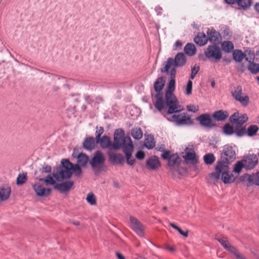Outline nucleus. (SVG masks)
<instances>
[{
  "instance_id": "1",
  "label": "nucleus",
  "mask_w": 259,
  "mask_h": 259,
  "mask_svg": "<svg viewBox=\"0 0 259 259\" xmlns=\"http://www.w3.org/2000/svg\"><path fill=\"white\" fill-rule=\"evenodd\" d=\"M176 70L175 68H172L169 71L170 80L168 82V89L165 94V109H168L167 113L168 114H172L174 112L181 111L183 110V106L179 104V101L174 94L173 92L175 90V76Z\"/></svg>"
},
{
  "instance_id": "2",
  "label": "nucleus",
  "mask_w": 259,
  "mask_h": 259,
  "mask_svg": "<svg viewBox=\"0 0 259 259\" xmlns=\"http://www.w3.org/2000/svg\"><path fill=\"white\" fill-rule=\"evenodd\" d=\"M60 166L53 175L57 181L69 178L73 172L75 176L81 173V169L77 164H73L67 159H62Z\"/></svg>"
},
{
  "instance_id": "3",
  "label": "nucleus",
  "mask_w": 259,
  "mask_h": 259,
  "mask_svg": "<svg viewBox=\"0 0 259 259\" xmlns=\"http://www.w3.org/2000/svg\"><path fill=\"white\" fill-rule=\"evenodd\" d=\"M229 167L226 164L217 163L214 171L210 174L209 177L214 182L221 179L225 184L232 183L235 181V178L233 174L229 173Z\"/></svg>"
},
{
  "instance_id": "4",
  "label": "nucleus",
  "mask_w": 259,
  "mask_h": 259,
  "mask_svg": "<svg viewBox=\"0 0 259 259\" xmlns=\"http://www.w3.org/2000/svg\"><path fill=\"white\" fill-rule=\"evenodd\" d=\"M165 83V79L163 77L158 78L154 83V89L156 92L154 95V106L160 112L165 109V97L163 90Z\"/></svg>"
},
{
  "instance_id": "5",
  "label": "nucleus",
  "mask_w": 259,
  "mask_h": 259,
  "mask_svg": "<svg viewBox=\"0 0 259 259\" xmlns=\"http://www.w3.org/2000/svg\"><path fill=\"white\" fill-rule=\"evenodd\" d=\"M133 145L131 139L129 137H124V131L119 128L116 130L114 134V142H112V149L117 150L122 146L123 150L128 146Z\"/></svg>"
},
{
  "instance_id": "6",
  "label": "nucleus",
  "mask_w": 259,
  "mask_h": 259,
  "mask_svg": "<svg viewBox=\"0 0 259 259\" xmlns=\"http://www.w3.org/2000/svg\"><path fill=\"white\" fill-rule=\"evenodd\" d=\"M186 62V57L184 54L182 53H178L175 59L171 58H168L166 61L163 63V68H161V72L163 73H168L169 70L175 68L177 67H181L184 66Z\"/></svg>"
},
{
  "instance_id": "7",
  "label": "nucleus",
  "mask_w": 259,
  "mask_h": 259,
  "mask_svg": "<svg viewBox=\"0 0 259 259\" xmlns=\"http://www.w3.org/2000/svg\"><path fill=\"white\" fill-rule=\"evenodd\" d=\"M236 158V152L233 147L229 145L224 146L221 154V160L217 163L226 164L229 166Z\"/></svg>"
},
{
  "instance_id": "8",
  "label": "nucleus",
  "mask_w": 259,
  "mask_h": 259,
  "mask_svg": "<svg viewBox=\"0 0 259 259\" xmlns=\"http://www.w3.org/2000/svg\"><path fill=\"white\" fill-rule=\"evenodd\" d=\"M161 157L168 160V165L172 170H177L181 162V158L178 154H171L169 151H164L161 154Z\"/></svg>"
},
{
  "instance_id": "9",
  "label": "nucleus",
  "mask_w": 259,
  "mask_h": 259,
  "mask_svg": "<svg viewBox=\"0 0 259 259\" xmlns=\"http://www.w3.org/2000/svg\"><path fill=\"white\" fill-rule=\"evenodd\" d=\"M204 54L208 59L214 62L220 60L222 57L221 49L215 45L209 46Z\"/></svg>"
},
{
  "instance_id": "10",
  "label": "nucleus",
  "mask_w": 259,
  "mask_h": 259,
  "mask_svg": "<svg viewBox=\"0 0 259 259\" xmlns=\"http://www.w3.org/2000/svg\"><path fill=\"white\" fill-rule=\"evenodd\" d=\"M180 111L174 112L171 116V120L176 122L178 125L190 124L192 123L191 116L187 113H178Z\"/></svg>"
},
{
  "instance_id": "11",
  "label": "nucleus",
  "mask_w": 259,
  "mask_h": 259,
  "mask_svg": "<svg viewBox=\"0 0 259 259\" xmlns=\"http://www.w3.org/2000/svg\"><path fill=\"white\" fill-rule=\"evenodd\" d=\"M105 161V158L103 153L101 151H97L95 153L92 160L90 161V164L94 169L100 170Z\"/></svg>"
},
{
  "instance_id": "12",
  "label": "nucleus",
  "mask_w": 259,
  "mask_h": 259,
  "mask_svg": "<svg viewBox=\"0 0 259 259\" xmlns=\"http://www.w3.org/2000/svg\"><path fill=\"white\" fill-rule=\"evenodd\" d=\"M130 228L140 237L145 236L144 226L136 218L131 217L130 218Z\"/></svg>"
},
{
  "instance_id": "13",
  "label": "nucleus",
  "mask_w": 259,
  "mask_h": 259,
  "mask_svg": "<svg viewBox=\"0 0 259 259\" xmlns=\"http://www.w3.org/2000/svg\"><path fill=\"white\" fill-rule=\"evenodd\" d=\"M240 179L241 182L248 187L253 185L259 186V172H258L251 175L244 174L240 177Z\"/></svg>"
},
{
  "instance_id": "14",
  "label": "nucleus",
  "mask_w": 259,
  "mask_h": 259,
  "mask_svg": "<svg viewBox=\"0 0 259 259\" xmlns=\"http://www.w3.org/2000/svg\"><path fill=\"white\" fill-rule=\"evenodd\" d=\"M242 87L240 85L235 87L234 90L232 92V95L233 98L236 101H239L241 105L246 106L249 104V97L247 95L242 96Z\"/></svg>"
},
{
  "instance_id": "15",
  "label": "nucleus",
  "mask_w": 259,
  "mask_h": 259,
  "mask_svg": "<svg viewBox=\"0 0 259 259\" xmlns=\"http://www.w3.org/2000/svg\"><path fill=\"white\" fill-rule=\"evenodd\" d=\"M196 120L200 122L201 125L205 127L212 128L216 126L215 121L209 114H201L196 118Z\"/></svg>"
},
{
  "instance_id": "16",
  "label": "nucleus",
  "mask_w": 259,
  "mask_h": 259,
  "mask_svg": "<svg viewBox=\"0 0 259 259\" xmlns=\"http://www.w3.org/2000/svg\"><path fill=\"white\" fill-rule=\"evenodd\" d=\"M242 161L246 169L253 168L258 162V158L255 154H249L244 157Z\"/></svg>"
},
{
  "instance_id": "17",
  "label": "nucleus",
  "mask_w": 259,
  "mask_h": 259,
  "mask_svg": "<svg viewBox=\"0 0 259 259\" xmlns=\"http://www.w3.org/2000/svg\"><path fill=\"white\" fill-rule=\"evenodd\" d=\"M248 120V117L246 114H240L238 112H235L230 117V120L232 123L242 125Z\"/></svg>"
},
{
  "instance_id": "18",
  "label": "nucleus",
  "mask_w": 259,
  "mask_h": 259,
  "mask_svg": "<svg viewBox=\"0 0 259 259\" xmlns=\"http://www.w3.org/2000/svg\"><path fill=\"white\" fill-rule=\"evenodd\" d=\"M32 188L35 192L36 195L38 196L47 197L50 194L51 189L49 188H45L39 183H36L32 185Z\"/></svg>"
},
{
  "instance_id": "19",
  "label": "nucleus",
  "mask_w": 259,
  "mask_h": 259,
  "mask_svg": "<svg viewBox=\"0 0 259 259\" xmlns=\"http://www.w3.org/2000/svg\"><path fill=\"white\" fill-rule=\"evenodd\" d=\"M73 182L71 181L64 182L60 184L55 185L54 188L61 192H65L69 191L72 187Z\"/></svg>"
},
{
  "instance_id": "20",
  "label": "nucleus",
  "mask_w": 259,
  "mask_h": 259,
  "mask_svg": "<svg viewBox=\"0 0 259 259\" xmlns=\"http://www.w3.org/2000/svg\"><path fill=\"white\" fill-rule=\"evenodd\" d=\"M207 38L208 40L213 43L219 42L221 39L220 33L215 30H207Z\"/></svg>"
},
{
  "instance_id": "21",
  "label": "nucleus",
  "mask_w": 259,
  "mask_h": 259,
  "mask_svg": "<svg viewBox=\"0 0 259 259\" xmlns=\"http://www.w3.org/2000/svg\"><path fill=\"white\" fill-rule=\"evenodd\" d=\"M97 143L100 144L103 149H112V142L110 138L107 136H103L99 140H96Z\"/></svg>"
},
{
  "instance_id": "22",
  "label": "nucleus",
  "mask_w": 259,
  "mask_h": 259,
  "mask_svg": "<svg viewBox=\"0 0 259 259\" xmlns=\"http://www.w3.org/2000/svg\"><path fill=\"white\" fill-rule=\"evenodd\" d=\"M146 164L149 169L155 170L160 166V162L156 156H152L147 160Z\"/></svg>"
},
{
  "instance_id": "23",
  "label": "nucleus",
  "mask_w": 259,
  "mask_h": 259,
  "mask_svg": "<svg viewBox=\"0 0 259 259\" xmlns=\"http://www.w3.org/2000/svg\"><path fill=\"white\" fill-rule=\"evenodd\" d=\"M215 239L217 240L224 248L228 252H230L231 251H232L233 250L235 247L231 244L227 237L222 236L216 238Z\"/></svg>"
},
{
  "instance_id": "24",
  "label": "nucleus",
  "mask_w": 259,
  "mask_h": 259,
  "mask_svg": "<svg viewBox=\"0 0 259 259\" xmlns=\"http://www.w3.org/2000/svg\"><path fill=\"white\" fill-rule=\"evenodd\" d=\"M96 144V139L93 137L86 138L82 143L83 148L89 150L94 149Z\"/></svg>"
},
{
  "instance_id": "25",
  "label": "nucleus",
  "mask_w": 259,
  "mask_h": 259,
  "mask_svg": "<svg viewBox=\"0 0 259 259\" xmlns=\"http://www.w3.org/2000/svg\"><path fill=\"white\" fill-rule=\"evenodd\" d=\"M133 149V145H128L127 147H125L123 149V152L126 155L127 163L131 165H133L135 161V159L132 158Z\"/></svg>"
},
{
  "instance_id": "26",
  "label": "nucleus",
  "mask_w": 259,
  "mask_h": 259,
  "mask_svg": "<svg viewBox=\"0 0 259 259\" xmlns=\"http://www.w3.org/2000/svg\"><path fill=\"white\" fill-rule=\"evenodd\" d=\"M229 116V114L227 111L222 110H218L215 111L212 117L214 121H223L225 120Z\"/></svg>"
},
{
  "instance_id": "27",
  "label": "nucleus",
  "mask_w": 259,
  "mask_h": 259,
  "mask_svg": "<svg viewBox=\"0 0 259 259\" xmlns=\"http://www.w3.org/2000/svg\"><path fill=\"white\" fill-rule=\"evenodd\" d=\"M74 155L73 153V155L77 158V163L76 164H77L79 167L86 165L89 161V157L85 154L79 153L76 156Z\"/></svg>"
},
{
  "instance_id": "28",
  "label": "nucleus",
  "mask_w": 259,
  "mask_h": 259,
  "mask_svg": "<svg viewBox=\"0 0 259 259\" xmlns=\"http://www.w3.org/2000/svg\"><path fill=\"white\" fill-rule=\"evenodd\" d=\"M11 194V188L9 187H2L0 189V201L8 199Z\"/></svg>"
},
{
  "instance_id": "29",
  "label": "nucleus",
  "mask_w": 259,
  "mask_h": 259,
  "mask_svg": "<svg viewBox=\"0 0 259 259\" xmlns=\"http://www.w3.org/2000/svg\"><path fill=\"white\" fill-rule=\"evenodd\" d=\"M208 41V38L204 33H198L195 36V44L200 46L205 45Z\"/></svg>"
},
{
  "instance_id": "30",
  "label": "nucleus",
  "mask_w": 259,
  "mask_h": 259,
  "mask_svg": "<svg viewBox=\"0 0 259 259\" xmlns=\"http://www.w3.org/2000/svg\"><path fill=\"white\" fill-rule=\"evenodd\" d=\"M109 159L111 162L121 163L124 161V157L121 154L109 153Z\"/></svg>"
},
{
  "instance_id": "31",
  "label": "nucleus",
  "mask_w": 259,
  "mask_h": 259,
  "mask_svg": "<svg viewBox=\"0 0 259 259\" xmlns=\"http://www.w3.org/2000/svg\"><path fill=\"white\" fill-rule=\"evenodd\" d=\"M233 58L236 62L241 63L243 59H245V54L240 50H236L233 52Z\"/></svg>"
},
{
  "instance_id": "32",
  "label": "nucleus",
  "mask_w": 259,
  "mask_h": 259,
  "mask_svg": "<svg viewBox=\"0 0 259 259\" xmlns=\"http://www.w3.org/2000/svg\"><path fill=\"white\" fill-rule=\"evenodd\" d=\"M237 5L243 10L249 9L252 4V0H238Z\"/></svg>"
},
{
  "instance_id": "33",
  "label": "nucleus",
  "mask_w": 259,
  "mask_h": 259,
  "mask_svg": "<svg viewBox=\"0 0 259 259\" xmlns=\"http://www.w3.org/2000/svg\"><path fill=\"white\" fill-rule=\"evenodd\" d=\"M222 50L226 53H230L234 49V45L230 41H224L221 45Z\"/></svg>"
},
{
  "instance_id": "34",
  "label": "nucleus",
  "mask_w": 259,
  "mask_h": 259,
  "mask_svg": "<svg viewBox=\"0 0 259 259\" xmlns=\"http://www.w3.org/2000/svg\"><path fill=\"white\" fill-rule=\"evenodd\" d=\"M249 65L248 66V70L253 74H256L259 72V64L255 63L253 61L251 62H248Z\"/></svg>"
},
{
  "instance_id": "35",
  "label": "nucleus",
  "mask_w": 259,
  "mask_h": 259,
  "mask_svg": "<svg viewBox=\"0 0 259 259\" xmlns=\"http://www.w3.org/2000/svg\"><path fill=\"white\" fill-rule=\"evenodd\" d=\"M131 135L136 140H140L143 137V132L140 127H135L132 130Z\"/></svg>"
},
{
  "instance_id": "36",
  "label": "nucleus",
  "mask_w": 259,
  "mask_h": 259,
  "mask_svg": "<svg viewBox=\"0 0 259 259\" xmlns=\"http://www.w3.org/2000/svg\"><path fill=\"white\" fill-rule=\"evenodd\" d=\"M54 178H55L53 176V175H48L46 177V178L45 179H43V178H38V180L40 181H43L44 182H45L46 184L47 185H54L56 184V181H57L56 179L55 180Z\"/></svg>"
},
{
  "instance_id": "37",
  "label": "nucleus",
  "mask_w": 259,
  "mask_h": 259,
  "mask_svg": "<svg viewBox=\"0 0 259 259\" xmlns=\"http://www.w3.org/2000/svg\"><path fill=\"white\" fill-rule=\"evenodd\" d=\"M183 157L187 163L189 162L193 163L194 160V151L193 150L189 151V148H187L186 149V154Z\"/></svg>"
},
{
  "instance_id": "38",
  "label": "nucleus",
  "mask_w": 259,
  "mask_h": 259,
  "mask_svg": "<svg viewBox=\"0 0 259 259\" xmlns=\"http://www.w3.org/2000/svg\"><path fill=\"white\" fill-rule=\"evenodd\" d=\"M203 159L206 164L211 165L214 162L215 158L213 154L207 153L204 156Z\"/></svg>"
},
{
  "instance_id": "39",
  "label": "nucleus",
  "mask_w": 259,
  "mask_h": 259,
  "mask_svg": "<svg viewBox=\"0 0 259 259\" xmlns=\"http://www.w3.org/2000/svg\"><path fill=\"white\" fill-rule=\"evenodd\" d=\"M243 168H245V165L242 160L238 161L234 165L233 172H234L237 174V176H238Z\"/></svg>"
},
{
  "instance_id": "40",
  "label": "nucleus",
  "mask_w": 259,
  "mask_h": 259,
  "mask_svg": "<svg viewBox=\"0 0 259 259\" xmlns=\"http://www.w3.org/2000/svg\"><path fill=\"white\" fill-rule=\"evenodd\" d=\"M185 53L189 56L194 55V45L191 43H188L184 48Z\"/></svg>"
},
{
  "instance_id": "41",
  "label": "nucleus",
  "mask_w": 259,
  "mask_h": 259,
  "mask_svg": "<svg viewBox=\"0 0 259 259\" xmlns=\"http://www.w3.org/2000/svg\"><path fill=\"white\" fill-rule=\"evenodd\" d=\"M258 130V128L257 126L251 125L248 127L246 133L248 136L251 137L255 135Z\"/></svg>"
},
{
  "instance_id": "42",
  "label": "nucleus",
  "mask_w": 259,
  "mask_h": 259,
  "mask_svg": "<svg viewBox=\"0 0 259 259\" xmlns=\"http://www.w3.org/2000/svg\"><path fill=\"white\" fill-rule=\"evenodd\" d=\"M86 200L91 205H95L97 204L96 197L93 193H90L87 195Z\"/></svg>"
},
{
  "instance_id": "43",
  "label": "nucleus",
  "mask_w": 259,
  "mask_h": 259,
  "mask_svg": "<svg viewBox=\"0 0 259 259\" xmlns=\"http://www.w3.org/2000/svg\"><path fill=\"white\" fill-rule=\"evenodd\" d=\"M145 146L149 149L153 148L155 146V142L152 138H146L144 142Z\"/></svg>"
},
{
  "instance_id": "44",
  "label": "nucleus",
  "mask_w": 259,
  "mask_h": 259,
  "mask_svg": "<svg viewBox=\"0 0 259 259\" xmlns=\"http://www.w3.org/2000/svg\"><path fill=\"white\" fill-rule=\"evenodd\" d=\"M245 56L247 55L248 57H245V60L247 62H251L254 60V53L251 50H247L245 51Z\"/></svg>"
},
{
  "instance_id": "45",
  "label": "nucleus",
  "mask_w": 259,
  "mask_h": 259,
  "mask_svg": "<svg viewBox=\"0 0 259 259\" xmlns=\"http://www.w3.org/2000/svg\"><path fill=\"white\" fill-rule=\"evenodd\" d=\"M26 174H19L17 178V184L19 185H22L26 181Z\"/></svg>"
},
{
  "instance_id": "46",
  "label": "nucleus",
  "mask_w": 259,
  "mask_h": 259,
  "mask_svg": "<svg viewBox=\"0 0 259 259\" xmlns=\"http://www.w3.org/2000/svg\"><path fill=\"white\" fill-rule=\"evenodd\" d=\"M223 132L226 135L229 136L232 135L234 133L233 126L229 124L224 126L223 128Z\"/></svg>"
},
{
  "instance_id": "47",
  "label": "nucleus",
  "mask_w": 259,
  "mask_h": 259,
  "mask_svg": "<svg viewBox=\"0 0 259 259\" xmlns=\"http://www.w3.org/2000/svg\"><path fill=\"white\" fill-rule=\"evenodd\" d=\"M230 253L233 254L236 259H246L245 256L240 253L235 247L234 248L233 250L231 251Z\"/></svg>"
},
{
  "instance_id": "48",
  "label": "nucleus",
  "mask_w": 259,
  "mask_h": 259,
  "mask_svg": "<svg viewBox=\"0 0 259 259\" xmlns=\"http://www.w3.org/2000/svg\"><path fill=\"white\" fill-rule=\"evenodd\" d=\"M169 225L173 228L174 229L177 230L181 235L184 236V237H186L188 236V232H184L183 231L180 227L177 226L174 223H169Z\"/></svg>"
},
{
  "instance_id": "49",
  "label": "nucleus",
  "mask_w": 259,
  "mask_h": 259,
  "mask_svg": "<svg viewBox=\"0 0 259 259\" xmlns=\"http://www.w3.org/2000/svg\"><path fill=\"white\" fill-rule=\"evenodd\" d=\"M192 81L189 80L187 83L185 90V94L186 95H189L192 94Z\"/></svg>"
},
{
  "instance_id": "50",
  "label": "nucleus",
  "mask_w": 259,
  "mask_h": 259,
  "mask_svg": "<svg viewBox=\"0 0 259 259\" xmlns=\"http://www.w3.org/2000/svg\"><path fill=\"white\" fill-rule=\"evenodd\" d=\"M104 132V128L102 126L99 127H97V130L96 131V140H99L101 137V136Z\"/></svg>"
},
{
  "instance_id": "51",
  "label": "nucleus",
  "mask_w": 259,
  "mask_h": 259,
  "mask_svg": "<svg viewBox=\"0 0 259 259\" xmlns=\"http://www.w3.org/2000/svg\"><path fill=\"white\" fill-rule=\"evenodd\" d=\"M39 171L41 172H50L51 171V167L50 165L44 164L42 167L40 168Z\"/></svg>"
},
{
  "instance_id": "52",
  "label": "nucleus",
  "mask_w": 259,
  "mask_h": 259,
  "mask_svg": "<svg viewBox=\"0 0 259 259\" xmlns=\"http://www.w3.org/2000/svg\"><path fill=\"white\" fill-rule=\"evenodd\" d=\"M183 46L182 42L180 40H177L174 45V50H180Z\"/></svg>"
},
{
  "instance_id": "53",
  "label": "nucleus",
  "mask_w": 259,
  "mask_h": 259,
  "mask_svg": "<svg viewBox=\"0 0 259 259\" xmlns=\"http://www.w3.org/2000/svg\"><path fill=\"white\" fill-rule=\"evenodd\" d=\"M145 156V153L141 150L138 151L136 154V157L139 159H143L144 158Z\"/></svg>"
},
{
  "instance_id": "54",
  "label": "nucleus",
  "mask_w": 259,
  "mask_h": 259,
  "mask_svg": "<svg viewBox=\"0 0 259 259\" xmlns=\"http://www.w3.org/2000/svg\"><path fill=\"white\" fill-rule=\"evenodd\" d=\"M236 69L238 71L240 72L241 73H243L245 70V67L244 65L242 63L237 66Z\"/></svg>"
},
{
  "instance_id": "55",
  "label": "nucleus",
  "mask_w": 259,
  "mask_h": 259,
  "mask_svg": "<svg viewBox=\"0 0 259 259\" xmlns=\"http://www.w3.org/2000/svg\"><path fill=\"white\" fill-rule=\"evenodd\" d=\"M245 128H242L240 130L235 132V133L237 136L240 137L244 134V133H245Z\"/></svg>"
},
{
  "instance_id": "56",
  "label": "nucleus",
  "mask_w": 259,
  "mask_h": 259,
  "mask_svg": "<svg viewBox=\"0 0 259 259\" xmlns=\"http://www.w3.org/2000/svg\"><path fill=\"white\" fill-rule=\"evenodd\" d=\"M225 2L229 5H234L237 4L238 0H225Z\"/></svg>"
},
{
  "instance_id": "57",
  "label": "nucleus",
  "mask_w": 259,
  "mask_h": 259,
  "mask_svg": "<svg viewBox=\"0 0 259 259\" xmlns=\"http://www.w3.org/2000/svg\"><path fill=\"white\" fill-rule=\"evenodd\" d=\"M188 111L194 112V107L193 105H189L187 106Z\"/></svg>"
},
{
  "instance_id": "58",
  "label": "nucleus",
  "mask_w": 259,
  "mask_h": 259,
  "mask_svg": "<svg viewBox=\"0 0 259 259\" xmlns=\"http://www.w3.org/2000/svg\"><path fill=\"white\" fill-rule=\"evenodd\" d=\"M254 9L256 12L259 13V3H256L254 6Z\"/></svg>"
},
{
  "instance_id": "59",
  "label": "nucleus",
  "mask_w": 259,
  "mask_h": 259,
  "mask_svg": "<svg viewBox=\"0 0 259 259\" xmlns=\"http://www.w3.org/2000/svg\"><path fill=\"white\" fill-rule=\"evenodd\" d=\"M224 33L225 35L230 36L231 34L230 33V31L228 29H226L224 31Z\"/></svg>"
},
{
  "instance_id": "60",
  "label": "nucleus",
  "mask_w": 259,
  "mask_h": 259,
  "mask_svg": "<svg viewBox=\"0 0 259 259\" xmlns=\"http://www.w3.org/2000/svg\"><path fill=\"white\" fill-rule=\"evenodd\" d=\"M116 256L118 259H125L124 256H123L121 253L117 252Z\"/></svg>"
},
{
  "instance_id": "61",
  "label": "nucleus",
  "mask_w": 259,
  "mask_h": 259,
  "mask_svg": "<svg viewBox=\"0 0 259 259\" xmlns=\"http://www.w3.org/2000/svg\"><path fill=\"white\" fill-rule=\"evenodd\" d=\"M191 79H193L194 78V66L192 67L191 68Z\"/></svg>"
},
{
  "instance_id": "62",
  "label": "nucleus",
  "mask_w": 259,
  "mask_h": 259,
  "mask_svg": "<svg viewBox=\"0 0 259 259\" xmlns=\"http://www.w3.org/2000/svg\"><path fill=\"white\" fill-rule=\"evenodd\" d=\"M96 100L98 103H100L103 101V99L101 97H98L96 98Z\"/></svg>"
},
{
  "instance_id": "63",
  "label": "nucleus",
  "mask_w": 259,
  "mask_h": 259,
  "mask_svg": "<svg viewBox=\"0 0 259 259\" xmlns=\"http://www.w3.org/2000/svg\"><path fill=\"white\" fill-rule=\"evenodd\" d=\"M72 223L75 226H79L80 225V223L78 221H73Z\"/></svg>"
},
{
  "instance_id": "64",
  "label": "nucleus",
  "mask_w": 259,
  "mask_h": 259,
  "mask_svg": "<svg viewBox=\"0 0 259 259\" xmlns=\"http://www.w3.org/2000/svg\"><path fill=\"white\" fill-rule=\"evenodd\" d=\"M166 248H167V249H168L170 251H174L175 250L172 247H171L170 246H167Z\"/></svg>"
}]
</instances>
